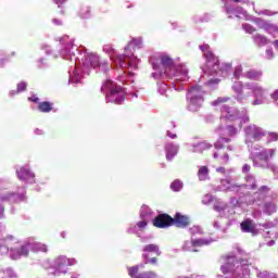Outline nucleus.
Instances as JSON below:
<instances>
[{"label": "nucleus", "instance_id": "nucleus-1", "mask_svg": "<svg viewBox=\"0 0 278 278\" xmlns=\"http://www.w3.org/2000/svg\"><path fill=\"white\" fill-rule=\"evenodd\" d=\"M187 99L190 101L189 109L192 111H195L197 109L194 108H201L203 104V88L201 86H194L191 87V90L188 91Z\"/></svg>", "mask_w": 278, "mask_h": 278}, {"label": "nucleus", "instance_id": "nucleus-2", "mask_svg": "<svg viewBox=\"0 0 278 278\" xmlns=\"http://www.w3.org/2000/svg\"><path fill=\"white\" fill-rule=\"evenodd\" d=\"M142 251H143L142 257L143 260H146V264H150L151 266H157V257L162 255V251H160V245L154 243L147 244L144 245ZM150 253H153L157 257H151Z\"/></svg>", "mask_w": 278, "mask_h": 278}, {"label": "nucleus", "instance_id": "nucleus-3", "mask_svg": "<svg viewBox=\"0 0 278 278\" xmlns=\"http://www.w3.org/2000/svg\"><path fill=\"white\" fill-rule=\"evenodd\" d=\"M268 155H275V149H263L254 154L253 162L260 168H268Z\"/></svg>", "mask_w": 278, "mask_h": 278}, {"label": "nucleus", "instance_id": "nucleus-4", "mask_svg": "<svg viewBox=\"0 0 278 278\" xmlns=\"http://www.w3.org/2000/svg\"><path fill=\"white\" fill-rule=\"evenodd\" d=\"M106 101L109 103H115L116 105H122L123 101L127 97L125 89L121 86H115V89H112L111 92L105 94Z\"/></svg>", "mask_w": 278, "mask_h": 278}, {"label": "nucleus", "instance_id": "nucleus-5", "mask_svg": "<svg viewBox=\"0 0 278 278\" xmlns=\"http://www.w3.org/2000/svg\"><path fill=\"white\" fill-rule=\"evenodd\" d=\"M152 225L157 229H168V227H173V217L166 213L159 214L152 220Z\"/></svg>", "mask_w": 278, "mask_h": 278}, {"label": "nucleus", "instance_id": "nucleus-6", "mask_svg": "<svg viewBox=\"0 0 278 278\" xmlns=\"http://www.w3.org/2000/svg\"><path fill=\"white\" fill-rule=\"evenodd\" d=\"M128 275L131 278H157V274L153 270L140 273V266L135 265L127 268Z\"/></svg>", "mask_w": 278, "mask_h": 278}, {"label": "nucleus", "instance_id": "nucleus-7", "mask_svg": "<svg viewBox=\"0 0 278 278\" xmlns=\"http://www.w3.org/2000/svg\"><path fill=\"white\" fill-rule=\"evenodd\" d=\"M245 136L247 140H251L252 138L254 142H260V140L266 136V132L257 126H248L245 128Z\"/></svg>", "mask_w": 278, "mask_h": 278}, {"label": "nucleus", "instance_id": "nucleus-8", "mask_svg": "<svg viewBox=\"0 0 278 278\" xmlns=\"http://www.w3.org/2000/svg\"><path fill=\"white\" fill-rule=\"evenodd\" d=\"M222 141H217L214 147L216 149L215 153L213 154L214 160L219 162V164H228L229 163V154L225 152V149H223Z\"/></svg>", "mask_w": 278, "mask_h": 278}, {"label": "nucleus", "instance_id": "nucleus-9", "mask_svg": "<svg viewBox=\"0 0 278 278\" xmlns=\"http://www.w3.org/2000/svg\"><path fill=\"white\" fill-rule=\"evenodd\" d=\"M206 58V68L210 70L211 75L218 73V59L214 56V53L207 51L204 53Z\"/></svg>", "mask_w": 278, "mask_h": 278}, {"label": "nucleus", "instance_id": "nucleus-10", "mask_svg": "<svg viewBox=\"0 0 278 278\" xmlns=\"http://www.w3.org/2000/svg\"><path fill=\"white\" fill-rule=\"evenodd\" d=\"M173 225L178 227V229H186L190 226V217L188 215H182L181 213H176L173 217Z\"/></svg>", "mask_w": 278, "mask_h": 278}, {"label": "nucleus", "instance_id": "nucleus-11", "mask_svg": "<svg viewBox=\"0 0 278 278\" xmlns=\"http://www.w3.org/2000/svg\"><path fill=\"white\" fill-rule=\"evenodd\" d=\"M241 231L243 233H255V224H253V219L247 218L241 224Z\"/></svg>", "mask_w": 278, "mask_h": 278}, {"label": "nucleus", "instance_id": "nucleus-12", "mask_svg": "<svg viewBox=\"0 0 278 278\" xmlns=\"http://www.w3.org/2000/svg\"><path fill=\"white\" fill-rule=\"evenodd\" d=\"M220 184H222V186H228V187L226 188V190H227L228 192H236V190L238 191V190H240V188H242V185L231 184V180H229V179H227V178L222 179V180H220Z\"/></svg>", "mask_w": 278, "mask_h": 278}, {"label": "nucleus", "instance_id": "nucleus-13", "mask_svg": "<svg viewBox=\"0 0 278 278\" xmlns=\"http://www.w3.org/2000/svg\"><path fill=\"white\" fill-rule=\"evenodd\" d=\"M166 150V160L168 162L173 161L175 155H177V147H175L173 143H167L165 147Z\"/></svg>", "mask_w": 278, "mask_h": 278}, {"label": "nucleus", "instance_id": "nucleus-14", "mask_svg": "<svg viewBox=\"0 0 278 278\" xmlns=\"http://www.w3.org/2000/svg\"><path fill=\"white\" fill-rule=\"evenodd\" d=\"M86 64L91 65L92 68H97L100 66V62H99V55L97 54H88L86 58Z\"/></svg>", "mask_w": 278, "mask_h": 278}, {"label": "nucleus", "instance_id": "nucleus-15", "mask_svg": "<svg viewBox=\"0 0 278 278\" xmlns=\"http://www.w3.org/2000/svg\"><path fill=\"white\" fill-rule=\"evenodd\" d=\"M16 173L18 179H21L22 181H27V179L34 177V174H31V172H29V169L25 167L20 168Z\"/></svg>", "mask_w": 278, "mask_h": 278}, {"label": "nucleus", "instance_id": "nucleus-16", "mask_svg": "<svg viewBox=\"0 0 278 278\" xmlns=\"http://www.w3.org/2000/svg\"><path fill=\"white\" fill-rule=\"evenodd\" d=\"M198 177L200 181H207L210 179V168L207 166H201L198 170Z\"/></svg>", "mask_w": 278, "mask_h": 278}, {"label": "nucleus", "instance_id": "nucleus-17", "mask_svg": "<svg viewBox=\"0 0 278 278\" xmlns=\"http://www.w3.org/2000/svg\"><path fill=\"white\" fill-rule=\"evenodd\" d=\"M38 110H39V112H42L43 114H47L49 112H53V103L47 102V101L40 102L38 104Z\"/></svg>", "mask_w": 278, "mask_h": 278}, {"label": "nucleus", "instance_id": "nucleus-18", "mask_svg": "<svg viewBox=\"0 0 278 278\" xmlns=\"http://www.w3.org/2000/svg\"><path fill=\"white\" fill-rule=\"evenodd\" d=\"M116 86L118 85H114L112 80H106L101 87V92H105L106 90H109V92H112V90L116 89Z\"/></svg>", "mask_w": 278, "mask_h": 278}, {"label": "nucleus", "instance_id": "nucleus-19", "mask_svg": "<svg viewBox=\"0 0 278 278\" xmlns=\"http://www.w3.org/2000/svg\"><path fill=\"white\" fill-rule=\"evenodd\" d=\"M245 77L248 79H260L262 77V72L251 70V71L245 73Z\"/></svg>", "mask_w": 278, "mask_h": 278}, {"label": "nucleus", "instance_id": "nucleus-20", "mask_svg": "<svg viewBox=\"0 0 278 278\" xmlns=\"http://www.w3.org/2000/svg\"><path fill=\"white\" fill-rule=\"evenodd\" d=\"M79 14L81 18H90V7L84 5L80 8Z\"/></svg>", "mask_w": 278, "mask_h": 278}, {"label": "nucleus", "instance_id": "nucleus-21", "mask_svg": "<svg viewBox=\"0 0 278 278\" xmlns=\"http://www.w3.org/2000/svg\"><path fill=\"white\" fill-rule=\"evenodd\" d=\"M170 188L174 190V192H179V190L182 188L181 180H174L170 185Z\"/></svg>", "mask_w": 278, "mask_h": 278}, {"label": "nucleus", "instance_id": "nucleus-22", "mask_svg": "<svg viewBox=\"0 0 278 278\" xmlns=\"http://www.w3.org/2000/svg\"><path fill=\"white\" fill-rule=\"evenodd\" d=\"M247 181L252 184V185H250V190H255L257 188V184L255 181V177L254 176H248L247 177Z\"/></svg>", "mask_w": 278, "mask_h": 278}, {"label": "nucleus", "instance_id": "nucleus-23", "mask_svg": "<svg viewBox=\"0 0 278 278\" xmlns=\"http://www.w3.org/2000/svg\"><path fill=\"white\" fill-rule=\"evenodd\" d=\"M17 253L18 255H23L24 257H27V255H29V248L27 245H22L17 251Z\"/></svg>", "mask_w": 278, "mask_h": 278}, {"label": "nucleus", "instance_id": "nucleus-24", "mask_svg": "<svg viewBox=\"0 0 278 278\" xmlns=\"http://www.w3.org/2000/svg\"><path fill=\"white\" fill-rule=\"evenodd\" d=\"M265 210L267 212H277V205H275L273 202H267L265 203Z\"/></svg>", "mask_w": 278, "mask_h": 278}, {"label": "nucleus", "instance_id": "nucleus-25", "mask_svg": "<svg viewBox=\"0 0 278 278\" xmlns=\"http://www.w3.org/2000/svg\"><path fill=\"white\" fill-rule=\"evenodd\" d=\"M192 247H203L205 244H207V242H205V240L203 239H195L191 241Z\"/></svg>", "mask_w": 278, "mask_h": 278}, {"label": "nucleus", "instance_id": "nucleus-26", "mask_svg": "<svg viewBox=\"0 0 278 278\" xmlns=\"http://www.w3.org/2000/svg\"><path fill=\"white\" fill-rule=\"evenodd\" d=\"M161 62H162L163 66H172L173 59H170L169 56H163L161 59Z\"/></svg>", "mask_w": 278, "mask_h": 278}, {"label": "nucleus", "instance_id": "nucleus-27", "mask_svg": "<svg viewBox=\"0 0 278 278\" xmlns=\"http://www.w3.org/2000/svg\"><path fill=\"white\" fill-rule=\"evenodd\" d=\"M243 29L248 34H254V31H255V28L253 26H251L250 24H243Z\"/></svg>", "mask_w": 278, "mask_h": 278}, {"label": "nucleus", "instance_id": "nucleus-28", "mask_svg": "<svg viewBox=\"0 0 278 278\" xmlns=\"http://www.w3.org/2000/svg\"><path fill=\"white\" fill-rule=\"evenodd\" d=\"M27 90V83L17 84V92H25Z\"/></svg>", "mask_w": 278, "mask_h": 278}, {"label": "nucleus", "instance_id": "nucleus-29", "mask_svg": "<svg viewBox=\"0 0 278 278\" xmlns=\"http://www.w3.org/2000/svg\"><path fill=\"white\" fill-rule=\"evenodd\" d=\"M268 192H270V188L268 186H262L260 189H258V193L260 194H268Z\"/></svg>", "mask_w": 278, "mask_h": 278}, {"label": "nucleus", "instance_id": "nucleus-30", "mask_svg": "<svg viewBox=\"0 0 278 278\" xmlns=\"http://www.w3.org/2000/svg\"><path fill=\"white\" fill-rule=\"evenodd\" d=\"M268 136L270 138V142H277V140H278V134L277 132H268Z\"/></svg>", "mask_w": 278, "mask_h": 278}, {"label": "nucleus", "instance_id": "nucleus-31", "mask_svg": "<svg viewBox=\"0 0 278 278\" xmlns=\"http://www.w3.org/2000/svg\"><path fill=\"white\" fill-rule=\"evenodd\" d=\"M220 71H226V73H229L231 71V63H226L220 67Z\"/></svg>", "mask_w": 278, "mask_h": 278}, {"label": "nucleus", "instance_id": "nucleus-32", "mask_svg": "<svg viewBox=\"0 0 278 278\" xmlns=\"http://www.w3.org/2000/svg\"><path fill=\"white\" fill-rule=\"evenodd\" d=\"M228 101H229V98H217L214 104L218 105V103H227Z\"/></svg>", "mask_w": 278, "mask_h": 278}, {"label": "nucleus", "instance_id": "nucleus-33", "mask_svg": "<svg viewBox=\"0 0 278 278\" xmlns=\"http://www.w3.org/2000/svg\"><path fill=\"white\" fill-rule=\"evenodd\" d=\"M264 92V90L261 87H255L253 89V93L255 97H257V94H262Z\"/></svg>", "mask_w": 278, "mask_h": 278}, {"label": "nucleus", "instance_id": "nucleus-34", "mask_svg": "<svg viewBox=\"0 0 278 278\" xmlns=\"http://www.w3.org/2000/svg\"><path fill=\"white\" fill-rule=\"evenodd\" d=\"M242 73V67H237L233 72L235 77L238 79Z\"/></svg>", "mask_w": 278, "mask_h": 278}, {"label": "nucleus", "instance_id": "nucleus-35", "mask_svg": "<svg viewBox=\"0 0 278 278\" xmlns=\"http://www.w3.org/2000/svg\"><path fill=\"white\" fill-rule=\"evenodd\" d=\"M242 173H251V165L244 164L242 167Z\"/></svg>", "mask_w": 278, "mask_h": 278}, {"label": "nucleus", "instance_id": "nucleus-36", "mask_svg": "<svg viewBox=\"0 0 278 278\" xmlns=\"http://www.w3.org/2000/svg\"><path fill=\"white\" fill-rule=\"evenodd\" d=\"M37 249H38V251H41L42 253H47V251H48L47 245H45V244L37 245Z\"/></svg>", "mask_w": 278, "mask_h": 278}, {"label": "nucleus", "instance_id": "nucleus-37", "mask_svg": "<svg viewBox=\"0 0 278 278\" xmlns=\"http://www.w3.org/2000/svg\"><path fill=\"white\" fill-rule=\"evenodd\" d=\"M220 270L224 275H227V273H229V265H223L220 267Z\"/></svg>", "mask_w": 278, "mask_h": 278}, {"label": "nucleus", "instance_id": "nucleus-38", "mask_svg": "<svg viewBox=\"0 0 278 278\" xmlns=\"http://www.w3.org/2000/svg\"><path fill=\"white\" fill-rule=\"evenodd\" d=\"M137 227H139V229H144V227H147V220H141L137 224Z\"/></svg>", "mask_w": 278, "mask_h": 278}, {"label": "nucleus", "instance_id": "nucleus-39", "mask_svg": "<svg viewBox=\"0 0 278 278\" xmlns=\"http://www.w3.org/2000/svg\"><path fill=\"white\" fill-rule=\"evenodd\" d=\"M241 268H243V275H249V264H243Z\"/></svg>", "mask_w": 278, "mask_h": 278}, {"label": "nucleus", "instance_id": "nucleus-40", "mask_svg": "<svg viewBox=\"0 0 278 278\" xmlns=\"http://www.w3.org/2000/svg\"><path fill=\"white\" fill-rule=\"evenodd\" d=\"M216 173H220L222 175H225V173H227V169L225 167H217Z\"/></svg>", "mask_w": 278, "mask_h": 278}, {"label": "nucleus", "instance_id": "nucleus-41", "mask_svg": "<svg viewBox=\"0 0 278 278\" xmlns=\"http://www.w3.org/2000/svg\"><path fill=\"white\" fill-rule=\"evenodd\" d=\"M28 101H33V103H38L40 99L38 97H30L28 98Z\"/></svg>", "mask_w": 278, "mask_h": 278}, {"label": "nucleus", "instance_id": "nucleus-42", "mask_svg": "<svg viewBox=\"0 0 278 278\" xmlns=\"http://www.w3.org/2000/svg\"><path fill=\"white\" fill-rule=\"evenodd\" d=\"M214 210H215V212H223V211H225V207L219 206V205H215Z\"/></svg>", "mask_w": 278, "mask_h": 278}, {"label": "nucleus", "instance_id": "nucleus-43", "mask_svg": "<svg viewBox=\"0 0 278 278\" xmlns=\"http://www.w3.org/2000/svg\"><path fill=\"white\" fill-rule=\"evenodd\" d=\"M54 2L56 3V5H63V3H66V0H54Z\"/></svg>", "mask_w": 278, "mask_h": 278}, {"label": "nucleus", "instance_id": "nucleus-44", "mask_svg": "<svg viewBox=\"0 0 278 278\" xmlns=\"http://www.w3.org/2000/svg\"><path fill=\"white\" fill-rule=\"evenodd\" d=\"M219 141L220 142H231V139H229V138H225V137H222L220 139H219Z\"/></svg>", "mask_w": 278, "mask_h": 278}, {"label": "nucleus", "instance_id": "nucleus-45", "mask_svg": "<svg viewBox=\"0 0 278 278\" xmlns=\"http://www.w3.org/2000/svg\"><path fill=\"white\" fill-rule=\"evenodd\" d=\"M271 97L275 101H278V90H276Z\"/></svg>", "mask_w": 278, "mask_h": 278}, {"label": "nucleus", "instance_id": "nucleus-46", "mask_svg": "<svg viewBox=\"0 0 278 278\" xmlns=\"http://www.w3.org/2000/svg\"><path fill=\"white\" fill-rule=\"evenodd\" d=\"M258 38H261V40H262V42H264V45H266L268 42V39H266V37L260 36Z\"/></svg>", "mask_w": 278, "mask_h": 278}, {"label": "nucleus", "instance_id": "nucleus-47", "mask_svg": "<svg viewBox=\"0 0 278 278\" xmlns=\"http://www.w3.org/2000/svg\"><path fill=\"white\" fill-rule=\"evenodd\" d=\"M274 47L278 49V39L273 42Z\"/></svg>", "mask_w": 278, "mask_h": 278}, {"label": "nucleus", "instance_id": "nucleus-48", "mask_svg": "<svg viewBox=\"0 0 278 278\" xmlns=\"http://www.w3.org/2000/svg\"><path fill=\"white\" fill-rule=\"evenodd\" d=\"M236 92H242V85L239 84V89H236Z\"/></svg>", "mask_w": 278, "mask_h": 278}, {"label": "nucleus", "instance_id": "nucleus-49", "mask_svg": "<svg viewBox=\"0 0 278 278\" xmlns=\"http://www.w3.org/2000/svg\"><path fill=\"white\" fill-rule=\"evenodd\" d=\"M200 49L203 51V49H210V46H207V45L204 46V47H203V46H200Z\"/></svg>", "mask_w": 278, "mask_h": 278}, {"label": "nucleus", "instance_id": "nucleus-50", "mask_svg": "<svg viewBox=\"0 0 278 278\" xmlns=\"http://www.w3.org/2000/svg\"><path fill=\"white\" fill-rule=\"evenodd\" d=\"M168 136H169V138H172V139L177 138V135L169 134Z\"/></svg>", "mask_w": 278, "mask_h": 278}, {"label": "nucleus", "instance_id": "nucleus-51", "mask_svg": "<svg viewBox=\"0 0 278 278\" xmlns=\"http://www.w3.org/2000/svg\"><path fill=\"white\" fill-rule=\"evenodd\" d=\"M253 105H260V101L258 100H254Z\"/></svg>", "mask_w": 278, "mask_h": 278}, {"label": "nucleus", "instance_id": "nucleus-52", "mask_svg": "<svg viewBox=\"0 0 278 278\" xmlns=\"http://www.w3.org/2000/svg\"><path fill=\"white\" fill-rule=\"evenodd\" d=\"M54 23H56L58 25H61L60 21L54 20Z\"/></svg>", "mask_w": 278, "mask_h": 278}, {"label": "nucleus", "instance_id": "nucleus-53", "mask_svg": "<svg viewBox=\"0 0 278 278\" xmlns=\"http://www.w3.org/2000/svg\"><path fill=\"white\" fill-rule=\"evenodd\" d=\"M227 149H228V151H233V150L231 149V146H228Z\"/></svg>", "mask_w": 278, "mask_h": 278}, {"label": "nucleus", "instance_id": "nucleus-54", "mask_svg": "<svg viewBox=\"0 0 278 278\" xmlns=\"http://www.w3.org/2000/svg\"><path fill=\"white\" fill-rule=\"evenodd\" d=\"M0 214H3V207L0 206Z\"/></svg>", "mask_w": 278, "mask_h": 278}, {"label": "nucleus", "instance_id": "nucleus-55", "mask_svg": "<svg viewBox=\"0 0 278 278\" xmlns=\"http://www.w3.org/2000/svg\"><path fill=\"white\" fill-rule=\"evenodd\" d=\"M232 1H235V3H240V0H232Z\"/></svg>", "mask_w": 278, "mask_h": 278}, {"label": "nucleus", "instance_id": "nucleus-56", "mask_svg": "<svg viewBox=\"0 0 278 278\" xmlns=\"http://www.w3.org/2000/svg\"><path fill=\"white\" fill-rule=\"evenodd\" d=\"M229 129H231V131H233V127L230 126Z\"/></svg>", "mask_w": 278, "mask_h": 278}]
</instances>
